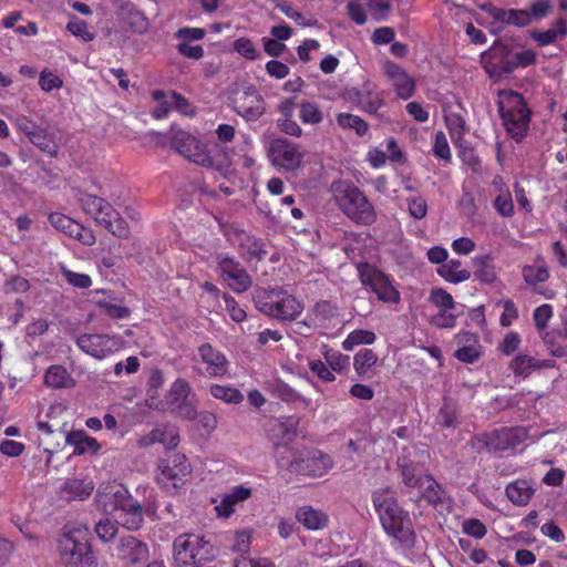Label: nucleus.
Listing matches in <instances>:
<instances>
[{
    "instance_id": "f257e3e1",
    "label": "nucleus",
    "mask_w": 567,
    "mask_h": 567,
    "mask_svg": "<svg viewBox=\"0 0 567 567\" xmlns=\"http://www.w3.org/2000/svg\"><path fill=\"white\" fill-rule=\"evenodd\" d=\"M372 503L383 530L402 547L415 544V532L408 511L403 509L395 492L390 487L378 488L372 493Z\"/></svg>"
},
{
    "instance_id": "f03ea898",
    "label": "nucleus",
    "mask_w": 567,
    "mask_h": 567,
    "mask_svg": "<svg viewBox=\"0 0 567 567\" xmlns=\"http://www.w3.org/2000/svg\"><path fill=\"white\" fill-rule=\"evenodd\" d=\"M97 502L104 511L115 514L127 529H137L143 523V508L122 484H107L97 491Z\"/></svg>"
},
{
    "instance_id": "7ed1b4c3",
    "label": "nucleus",
    "mask_w": 567,
    "mask_h": 567,
    "mask_svg": "<svg viewBox=\"0 0 567 567\" xmlns=\"http://www.w3.org/2000/svg\"><path fill=\"white\" fill-rule=\"evenodd\" d=\"M252 301L256 309L280 321L296 320L303 311V305L280 287L255 290Z\"/></svg>"
},
{
    "instance_id": "20e7f679",
    "label": "nucleus",
    "mask_w": 567,
    "mask_h": 567,
    "mask_svg": "<svg viewBox=\"0 0 567 567\" xmlns=\"http://www.w3.org/2000/svg\"><path fill=\"white\" fill-rule=\"evenodd\" d=\"M498 109L503 124L517 142L526 135L530 122V110L520 93L514 91L499 92Z\"/></svg>"
},
{
    "instance_id": "39448f33",
    "label": "nucleus",
    "mask_w": 567,
    "mask_h": 567,
    "mask_svg": "<svg viewBox=\"0 0 567 567\" xmlns=\"http://www.w3.org/2000/svg\"><path fill=\"white\" fill-rule=\"evenodd\" d=\"M89 529L84 526H65L58 539L62 560L70 567L90 566L94 557L89 545Z\"/></svg>"
},
{
    "instance_id": "423d86ee",
    "label": "nucleus",
    "mask_w": 567,
    "mask_h": 567,
    "mask_svg": "<svg viewBox=\"0 0 567 567\" xmlns=\"http://www.w3.org/2000/svg\"><path fill=\"white\" fill-rule=\"evenodd\" d=\"M79 203L82 209L91 216L95 223L118 238H127L130 229L127 223L111 203L96 195L84 193Z\"/></svg>"
},
{
    "instance_id": "0eeeda50",
    "label": "nucleus",
    "mask_w": 567,
    "mask_h": 567,
    "mask_svg": "<svg viewBox=\"0 0 567 567\" xmlns=\"http://www.w3.org/2000/svg\"><path fill=\"white\" fill-rule=\"evenodd\" d=\"M173 547L174 561L178 567H198L214 557L213 545L197 534L179 535Z\"/></svg>"
},
{
    "instance_id": "6e6552de",
    "label": "nucleus",
    "mask_w": 567,
    "mask_h": 567,
    "mask_svg": "<svg viewBox=\"0 0 567 567\" xmlns=\"http://www.w3.org/2000/svg\"><path fill=\"white\" fill-rule=\"evenodd\" d=\"M172 146L188 161L207 168H215L224 176L229 172L228 162L215 164L206 145L188 132L178 130L172 135Z\"/></svg>"
},
{
    "instance_id": "1a4fd4ad",
    "label": "nucleus",
    "mask_w": 567,
    "mask_h": 567,
    "mask_svg": "<svg viewBox=\"0 0 567 567\" xmlns=\"http://www.w3.org/2000/svg\"><path fill=\"white\" fill-rule=\"evenodd\" d=\"M229 101L233 111L246 122H255L266 112V101L252 84H236L230 91Z\"/></svg>"
},
{
    "instance_id": "9d476101",
    "label": "nucleus",
    "mask_w": 567,
    "mask_h": 567,
    "mask_svg": "<svg viewBox=\"0 0 567 567\" xmlns=\"http://www.w3.org/2000/svg\"><path fill=\"white\" fill-rule=\"evenodd\" d=\"M527 433L522 427H505L475 435L468 444L477 453H495L513 449L523 443Z\"/></svg>"
},
{
    "instance_id": "9b49d317",
    "label": "nucleus",
    "mask_w": 567,
    "mask_h": 567,
    "mask_svg": "<svg viewBox=\"0 0 567 567\" xmlns=\"http://www.w3.org/2000/svg\"><path fill=\"white\" fill-rule=\"evenodd\" d=\"M358 276L363 287L369 288L378 300L384 303L399 305L401 295L393 285V279L375 266L361 262L357 266Z\"/></svg>"
},
{
    "instance_id": "f8f14e48",
    "label": "nucleus",
    "mask_w": 567,
    "mask_h": 567,
    "mask_svg": "<svg viewBox=\"0 0 567 567\" xmlns=\"http://www.w3.org/2000/svg\"><path fill=\"white\" fill-rule=\"evenodd\" d=\"M429 453L415 446L404 447L398 456L396 465L400 470L402 482L408 487L421 488L427 474L426 461Z\"/></svg>"
},
{
    "instance_id": "ddd939ff",
    "label": "nucleus",
    "mask_w": 567,
    "mask_h": 567,
    "mask_svg": "<svg viewBox=\"0 0 567 567\" xmlns=\"http://www.w3.org/2000/svg\"><path fill=\"white\" fill-rule=\"evenodd\" d=\"M192 465L184 454L177 453L158 464L157 482L167 492L174 493L185 484Z\"/></svg>"
},
{
    "instance_id": "4468645a",
    "label": "nucleus",
    "mask_w": 567,
    "mask_h": 567,
    "mask_svg": "<svg viewBox=\"0 0 567 567\" xmlns=\"http://www.w3.org/2000/svg\"><path fill=\"white\" fill-rule=\"evenodd\" d=\"M481 63L493 80H499L515 71L512 49L498 41L489 50L482 53Z\"/></svg>"
},
{
    "instance_id": "2eb2a0df",
    "label": "nucleus",
    "mask_w": 567,
    "mask_h": 567,
    "mask_svg": "<svg viewBox=\"0 0 567 567\" xmlns=\"http://www.w3.org/2000/svg\"><path fill=\"white\" fill-rule=\"evenodd\" d=\"M339 205L342 212L358 224L371 225L377 219L372 204L358 187L347 189Z\"/></svg>"
},
{
    "instance_id": "dca6fc26",
    "label": "nucleus",
    "mask_w": 567,
    "mask_h": 567,
    "mask_svg": "<svg viewBox=\"0 0 567 567\" xmlns=\"http://www.w3.org/2000/svg\"><path fill=\"white\" fill-rule=\"evenodd\" d=\"M78 347L95 359H104L123 347L120 337L97 333H84L76 338Z\"/></svg>"
},
{
    "instance_id": "f3484780",
    "label": "nucleus",
    "mask_w": 567,
    "mask_h": 567,
    "mask_svg": "<svg viewBox=\"0 0 567 567\" xmlns=\"http://www.w3.org/2000/svg\"><path fill=\"white\" fill-rule=\"evenodd\" d=\"M216 259L221 278L234 292L241 293L251 287V277L238 260L227 254H219Z\"/></svg>"
},
{
    "instance_id": "a211bd4d",
    "label": "nucleus",
    "mask_w": 567,
    "mask_h": 567,
    "mask_svg": "<svg viewBox=\"0 0 567 567\" xmlns=\"http://www.w3.org/2000/svg\"><path fill=\"white\" fill-rule=\"evenodd\" d=\"M269 157L275 166L288 171L297 169L303 158L299 146L288 138L279 137L270 142L268 148Z\"/></svg>"
},
{
    "instance_id": "6ab92c4d",
    "label": "nucleus",
    "mask_w": 567,
    "mask_h": 567,
    "mask_svg": "<svg viewBox=\"0 0 567 567\" xmlns=\"http://www.w3.org/2000/svg\"><path fill=\"white\" fill-rule=\"evenodd\" d=\"M333 466V461L328 454L320 451L300 454L296 466L295 474L303 476L320 477L324 475Z\"/></svg>"
},
{
    "instance_id": "aec40b11",
    "label": "nucleus",
    "mask_w": 567,
    "mask_h": 567,
    "mask_svg": "<svg viewBox=\"0 0 567 567\" xmlns=\"http://www.w3.org/2000/svg\"><path fill=\"white\" fill-rule=\"evenodd\" d=\"M156 443L162 444L166 450H174L179 443L178 427L172 423L161 424L154 427L150 433L137 439V446L148 447Z\"/></svg>"
},
{
    "instance_id": "412c9836",
    "label": "nucleus",
    "mask_w": 567,
    "mask_h": 567,
    "mask_svg": "<svg viewBox=\"0 0 567 567\" xmlns=\"http://www.w3.org/2000/svg\"><path fill=\"white\" fill-rule=\"evenodd\" d=\"M126 565H134L148 557L147 545L132 535L120 538L114 554Z\"/></svg>"
},
{
    "instance_id": "4be33fe9",
    "label": "nucleus",
    "mask_w": 567,
    "mask_h": 567,
    "mask_svg": "<svg viewBox=\"0 0 567 567\" xmlns=\"http://www.w3.org/2000/svg\"><path fill=\"white\" fill-rule=\"evenodd\" d=\"M383 69L400 99L408 100L414 94L415 81L403 68L394 62L386 61Z\"/></svg>"
},
{
    "instance_id": "5701e85b",
    "label": "nucleus",
    "mask_w": 567,
    "mask_h": 567,
    "mask_svg": "<svg viewBox=\"0 0 567 567\" xmlns=\"http://www.w3.org/2000/svg\"><path fill=\"white\" fill-rule=\"evenodd\" d=\"M480 9L486 12L494 20L502 23L518 28H524L530 24L529 12L524 9H502L489 2L480 6Z\"/></svg>"
},
{
    "instance_id": "b1692460",
    "label": "nucleus",
    "mask_w": 567,
    "mask_h": 567,
    "mask_svg": "<svg viewBox=\"0 0 567 567\" xmlns=\"http://www.w3.org/2000/svg\"><path fill=\"white\" fill-rule=\"evenodd\" d=\"M200 361L205 364V371L209 377H224L228 371V360L226 357L209 343H204L198 348Z\"/></svg>"
},
{
    "instance_id": "393cba45",
    "label": "nucleus",
    "mask_w": 567,
    "mask_h": 567,
    "mask_svg": "<svg viewBox=\"0 0 567 567\" xmlns=\"http://www.w3.org/2000/svg\"><path fill=\"white\" fill-rule=\"evenodd\" d=\"M251 488L243 485H236L226 493L218 505L215 506V511L218 517L228 518L235 512L237 504L247 501L251 496Z\"/></svg>"
},
{
    "instance_id": "a878e982",
    "label": "nucleus",
    "mask_w": 567,
    "mask_h": 567,
    "mask_svg": "<svg viewBox=\"0 0 567 567\" xmlns=\"http://www.w3.org/2000/svg\"><path fill=\"white\" fill-rule=\"evenodd\" d=\"M120 19L133 33L144 34L150 28L147 17L133 3H124L121 7Z\"/></svg>"
},
{
    "instance_id": "bb28decb",
    "label": "nucleus",
    "mask_w": 567,
    "mask_h": 567,
    "mask_svg": "<svg viewBox=\"0 0 567 567\" xmlns=\"http://www.w3.org/2000/svg\"><path fill=\"white\" fill-rule=\"evenodd\" d=\"M297 520L309 530H319L328 527L329 516L321 509L310 505L300 507L296 514Z\"/></svg>"
},
{
    "instance_id": "cd10ccee",
    "label": "nucleus",
    "mask_w": 567,
    "mask_h": 567,
    "mask_svg": "<svg viewBox=\"0 0 567 567\" xmlns=\"http://www.w3.org/2000/svg\"><path fill=\"white\" fill-rule=\"evenodd\" d=\"M505 493L512 504L516 506H526L534 495V488L530 482L526 480H516L506 486Z\"/></svg>"
},
{
    "instance_id": "c85d7f7f",
    "label": "nucleus",
    "mask_w": 567,
    "mask_h": 567,
    "mask_svg": "<svg viewBox=\"0 0 567 567\" xmlns=\"http://www.w3.org/2000/svg\"><path fill=\"white\" fill-rule=\"evenodd\" d=\"M567 35V20L564 18L557 19L553 23V28L539 31L533 30L530 38L538 43L540 47H546L554 43L558 38L564 39Z\"/></svg>"
},
{
    "instance_id": "c756f323",
    "label": "nucleus",
    "mask_w": 567,
    "mask_h": 567,
    "mask_svg": "<svg viewBox=\"0 0 567 567\" xmlns=\"http://www.w3.org/2000/svg\"><path fill=\"white\" fill-rule=\"evenodd\" d=\"M240 254L249 259L261 260L267 255L264 243L245 231L238 234Z\"/></svg>"
},
{
    "instance_id": "7c9ffc66",
    "label": "nucleus",
    "mask_w": 567,
    "mask_h": 567,
    "mask_svg": "<svg viewBox=\"0 0 567 567\" xmlns=\"http://www.w3.org/2000/svg\"><path fill=\"white\" fill-rule=\"evenodd\" d=\"M44 382L53 389L71 388L75 384L74 379L62 365H51L45 372Z\"/></svg>"
},
{
    "instance_id": "2f4dec72",
    "label": "nucleus",
    "mask_w": 567,
    "mask_h": 567,
    "mask_svg": "<svg viewBox=\"0 0 567 567\" xmlns=\"http://www.w3.org/2000/svg\"><path fill=\"white\" fill-rule=\"evenodd\" d=\"M474 262V278L483 284H493L496 280L495 267L489 255L476 256Z\"/></svg>"
},
{
    "instance_id": "473e14b6",
    "label": "nucleus",
    "mask_w": 567,
    "mask_h": 567,
    "mask_svg": "<svg viewBox=\"0 0 567 567\" xmlns=\"http://www.w3.org/2000/svg\"><path fill=\"white\" fill-rule=\"evenodd\" d=\"M29 141L51 157H56L59 154V145L55 142L54 135L42 127L32 134Z\"/></svg>"
},
{
    "instance_id": "72a5a7b5",
    "label": "nucleus",
    "mask_w": 567,
    "mask_h": 567,
    "mask_svg": "<svg viewBox=\"0 0 567 567\" xmlns=\"http://www.w3.org/2000/svg\"><path fill=\"white\" fill-rule=\"evenodd\" d=\"M360 109L367 113L375 114L383 105V97L380 93L373 92L370 85H364L363 90L357 93Z\"/></svg>"
},
{
    "instance_id": "f704fd0d",
    "label": "nucleus",
    "mask_w": 567,
    "mask_h": 567,
    "mask_svg": "<svg viewBox=\"0 0 567 567\" xmlns=\"http://www.w3.org/2000/svg\"><path fill=\"white\" fill-rule=\"evenodd\" d=\"M461 265L462 264L460 260L451 259L447 264L441 266L437 269V272L447 282H451V284L463 282L471 278V272L465 269L458 270Z\"/></svg>"
},
{
    "instance_id": "c9c22d12",
    "label": "nucleus",
    "mask_w": 567,
    "mask_h": 567,
    "mask_svg": "<svg viewBox=\"0 0 567 567\" xmlns=\"http://www.w3.org/2000/svg\"><path fill=\"white\" fill-rule=\"evenodd\" d=\"M298 454L295 452L291 447L285 444H278L275 449V457L276 463L279 468L286 470L291 474H295L297 462H298Z\"/></svg>"
},
{
    "instance_id": "e433bc0d",
    "label": "nucleus",
    "mask_w": 567,
    "mask_h": 567,
    "mask_svg": "<svg viewBox=\"0 0 567 567\" xmlns=\"http://www.w3.org/2000/svg\"><path fill=\"white\" fill-rule=\"evenodd\" d=\"M66 443L73 445L78 454L95 452L99 449L97 441L94 437L87 436L83 431H74L68 434Z\"/></svg>"
},
{
    "instance_id": "4c0bfd02",
    "label": "nucleus",
    "mask_w": 567,
    "mask_h": 567,
    "mask_svg": "<svg viewBox=\"0 0 567 567\" xmlns=\"http://www.w3.org/2000/svg\"><path fill=\"white\" fill-rule=\"evenodd\" d=\"M378 361L377 353L371 349L359 350L353 358V367L360 378L368 375L369 371Z\"/></svg>"
},
{
    "instance_id": "58836bf2",
    "label": "nucleus",
    "mask_w": 567,
    "mask_h": 567,
    "mask_svg": "<svg viewBox=\"0 0 567 567\" xmlns=\"http://www.w3.org/2000/svg\"><path fill=\"white\" fill-rule=\"evenodd\" d=\"M337 123L342 130H353L360 137L369 130V124L362 117L351 113L337 114Z\"/></svg>"
},
{
    "instance_id": "ea45409f",
    "label": "nucleus",
    "mask_w": 567,
    "mask_h": 567,
    "mask_svg": "<svg viewBox=\"0 0 567 567\" xmlns=\"http://www.w3.org/2000/svg\"><path fill=\"white\" fill-rule=\"evenodd\" d=\"M299 118L303 124L318 125L323 121V113L316 102L303 100L299 104Z\"/></svg>"
},
{
    "instance_id": "a19ab883",
    "label": "nucleus",
    "mask_w": 567,
    "mask_h": 567,
    "mask_svg": "<svg viewBox=\"0 0 567 567\" xmlns=\"http://www.w3.org/2000/svg\"><path fill=\"white\" fill-rule=\"evenodd\" d=\"M422 488L423 491L420 498H424L426 502L435 506L443 503L445 492L432 475L425 476L424 485Z\"/></svg>"
},
{
    "instance_id": "79ce46f5",
    "label": "nucleus",
    "mask_w": 567,
    "mask_h": 567,
    "mask_svg": "<svg viewBox=\"0 0 567 567\" xmlns=\"http://www.w3.org/2000/svg\"><path fill=\"white\" fill-rule=\"evenodd\" d=\"M49 221L55 229L61 230L70 237L80 234L81 225L61 213H51L49 215Z\"/></svg>"
},
{
    "instance_id": "37998d69",
    "label": "nucleus",
    "mask_w": 567,
    "mask_h": 567,
    "mask_svg": "<svg viewBox=\"0 0 567 567\" xmlns=\"http://www.w3.org/2000/svg\"><path fill=\"white\" fill-rule=\"evenodd\" d=\"M509 369L516 377L528 378L535 371V358L518 353L511 361Z\"/></svg>"
},
{
    "instance_id": "c03bdc74",
    "label": "nucleus",
    "mask_w": 567,
    "mask_h": 567,
    "mask_svg": "<svg viewBox=\"0 0 567 567\" xmlns=\"http://www.w3.org/2000/svg\"><path fill=\"white\" fill-rule=\"evenodd\" d=\"M377 337L373 331L357 329L348 334L346 340L342 342V348L346 351H351L355 346L360 344H372Z\"/></svg>"
},
{
    "instance_id": "a18cd8bd",
    "label": "nucleus",
    "mask_w": 567,
    "mask_h": 567,
    "mask_svg": "<svg viewBox=\"0 0 567 567\" xmlns=\"http://www.w3.org/2000/svg\"><path fill=\"white\" fill-rule=\"evenodd\" d=\"M458 410L451 401L445 400L436 416V422L443 427H455L457 425Z\"/></svg>"
},
{
    "instance_id": "49530a36",
    "label": "nucleus",
    "mask_w": 567,
    "mask_h": 567,
    "mask_svg": "<svg viewBox=\"0 0 567 567\" xmlns=\"http://www.w3.org/2000/svg\"><path fill=\"white\" fill-rule=\"evenodd\" d=\"M210 394L226 403L238 404L243 401L244 395L235 388L214 384L210 386Z\"/></svg>"
},
{
    "instance_id": "de8ad7c7",
    "label": "nucleus",
    "mask_w": 567,
    "mask_h": 567,
    "mask_svg": "<svg viewBox=\"0 0 567 567\" xmlns=\"http://www.w3.org/2000/svg\"><path fill=\"white\" fill-rule=\"evenodd\" d=\"M168 92L155 90L152 92L153 100L159 102V104L152 111V116L156 120L165 118L172 110V102L168 97Z\"/></svg>"
},
{
    "instance_id": "09e8293b",
    "label": "nucleus",
    "mask_w": 567,
    "mask_h": 567,
    "mask_svg": "<svg viewBox=\"0 0 567 567\" xmlns=\"http://www.w3.org/2000/svg\"><path fill=\"white\" fill-rule=\"evenodd\" d=\"M64 491L73 498L84 499L91 495L93 485L74 478L65 482Z\"/></svg>"
},
{
    "instance_id": "8fccbe9b",
    "label": "nucleus",
    "mask_w": 567,
    "mask_h": 567,
    "mask_svg": "<svg viewBox=\"0 0 567 567\" xmlns=\"http://www.w3.org/2000/svg\"><path fill=\"white\" fill-rule=\"evenodd\" d=\"M66 30L84 42H90L95 38V33L90 30L87 23L78 18L68 22Z\"/></svg>"
},
{
    "instance_id": "3c124183",
    "label": "nucleus",
    "mask_w": 567,
    "mask_h": 567,
    "mask_svg": "<svg viewBox=\"0 0 567 567\" xmlns=\"http://www.w3.org/2000/svg\"><path fill=\"white\" fill-rule=\"evenodd\" d=\"M493 207L502 217L514 215V203L508 190L501 192L493 202Z\"/></svg>"
},
{
    "instance_id": "603ef678",
    "label": "nucleus",
    "mask_w": 567,
    "mask_h": 567,
    "mask_svg": "<svg viewBox=\"0 0 567 567\" xmlns=\"http://www.w3.org/2000/svg\"><path fill=\"white\" fill-rule=\"evenodd\" d=\"M523 277L526 284L535 285L546 281L549 278V272L546 267L528 265L523 268Z\"/></svg>"
},
{
    "instance_id": "864d4df0",
    "label": "nucleus",
    "mask_w": 567,
    "mask_h": 567,
    "mask_svg": "<svg viewBox=\"0 0 567 567\" xmlns=\"http://www.w3.org/2000/svg\"><path fill=\"white\" fill-rule=\"evenodd\" d=\"M276 8L279 9L286 17L292 19L296 23L302 27H312L317 23V20H307L302 13L297 11L292 6L278 1Z\"/></svg>"
},
{
    "instance_id": "5fc2aeb1",
    "label": "nucleus",
    "mask_w": 567,
    "mask_h": 567,
    "mask_svg": "<svg viewBox=\"0 0 567 567\" xmlns=\"http://www.w3.org/2000/svg\"><path fill=\"white\" fill-rule=\"evenodd\" d=\"M429 299L433 305L439 307L440 310L455 308V301H454L452 295L449 293L443 288L432 289Z\"/></svg>"
},
{
    "instance_id": "6e6d98bb",
    "label": "nucleus",
    "mask_w": 567,
    "mask_h": 567,
    "mask_svg": "<svg viewBox=\"0 0 567 567\" xmlns=\"http://www.w3.org/2000/svg\"><path fill=\"white\" fill-rule=\"evenodd\" d=\"M117 530H118V528H117L116 523L112 522L109 518L101 519L95 525V533H96L97 537L102 542H105V543L112 540L115 537V535L117 534Z\"/></svg>"
},
{
    "instance_id": "4d7b16f0",
    "label": "nucleus",
    "mask_w": 567,
    "mask_h": 567,
    "mask_svg": "<svg viewBox=\"0 0 567 567\" xmlns=\"http://www.w3.org/2000/svg\"><path fill=\"white\" fill-rule=\"evenodd\" d=\"M553 317V307L544 303L537 307L533 312V320L537 330L543 331L547 328L548 321Z\"/></svg>"
},
{
    "instance_id": "13d9d810",
    "label": "nucleus",
    "mask_w": 567,
    "mask_h": 567,
    "mask_svg": "<svg viewBox=\"0 0 567 567\" xmlns=\"http://www.w3.org/2000/svg\"><path fill=\"white\" fill-rule=\"evenodd\" d=\"M29 289V280L18 275L9 277L3 285V291L6 293H24Z\"/></svg>"
},
{
    "instance_id": "bf43d9fd",
    "label": "nucleus",
    "mask_w": 567,
    "mask_h": 567,
    "mask_svg": "<svg viewBox=\"0 0 567 567\" xmlns=\"http://www.w3.org/2000/svg\"><path fill=\"white\" fill-rule=\"evenodd\" d=\"M530 16V23L535 21H539L546 18L551 11V1L550 0H536L530 3L529 10H527Z\"/></svg>"
},
{
    "instance_id": "052dcab7",
    "label": "nucleus",
    "mask_w": 567,
    "mask_h": 567,
    "mask_svg": "<svg viewBox=\"0 0 567 567\" xmlns=\"http://www.w3.org/2000/svg\"><path fill=\"white\" fill-rule=\"evenodd\" d=\"M410 215L415 219H423L427 214V204L423 197H409L406 199Z\"/></svg>"
},
{
    "instance_id": "680f3d73",
    "label": "nucleus",
    "mask_w": 567,
    "mask_h": 567,
    "mask_svg": "<svg viewBox=\"0 0 567 567\" xmlns=\"http://www.w3.org/2000/svg\"><path fill=\"white\" fill-rule=\"evenodd\" d=\"M463 532L476 539H482L486 535L487 528L480 519L471 518L463 522Z\"/></svg>"
},
{
    "instance_id": "e2e57ef3",
    "label": "nucleus",
    "mask_w": 567,
    "mask_h": 567,
    "mask_svg": "<svg viewBox=\"0 0 567 567\" xmlns=\"http://www.w3.org/2000/svg\"><path fill=\"white\" fill-rule=\"evenodd\" d=\"M433 153L436 157L450 161L451 159V150L443 132H437L434 138Z\"/></svg>"
},
{
    "instance_id": "0e129e2a",
    "label": "nucleus",
    "mask_w": 567,
    "mask_h": 567,
    "mask_svg": "<svg viewBox=\"0 0 567 567\" xmlns=\"http://www.w3.org/2000/svg\"><path fill=\"white\" fill-rule=\"evenodd\" d=\"M465 126L464 118L458 114H453L447 118V127L451 137L455 143L462 138V135L465 132Z\"/></svg>"
},
{
    "instance_id": "69168bd1",
    "label": "nucleus",
    "mask_w": 567,
    "mask_h": 567,
    "mask_svg": "<svg viewBox=\"0 0 567 567\" xmlns=\"http://www.w3.org/2000/svg\"><path fill=\"white\" fill-rule=\"evenodd\" d=\"M234 49L237 53L249 60H255L258 56L252 41L247 38L237 39L234 43Z\"/></svg>"
},
{
    "instance_id": "338daca9",
    "label": "nucleus",
    "mask_w": 567,
    "mask_h": 567,
    "mask_svg": "<svg viewBox=\"0 0 567 567\" xmlns=\"http://www.w3.org/2000/svg\"><path fill=\"white\" fill-rule=\"evenodd\" d=\"M520 344V337L517 332L511 331L508 332L503 341L499 343L498 349L502 353L506 355L513 354L518 350Z\"/></svg>"
},
{
    "instance_id": "774afa93",
    "label": "nucleus",
    "mask_w": 567,
    "mask_h": 567,
    "mask_svg": "<svg viewBox=\"0 0 567 567\" xmlns=\"http://www.w3.org/2000/svg\"><path fill=\"white\" fill-rule=\"evenodd\" d=\"M190 393L189 383L183 379H177L171 389V394L173 396L172 403H177L179 401L187 400Z\"/></svg>"
}]
</instances>
